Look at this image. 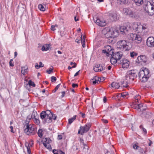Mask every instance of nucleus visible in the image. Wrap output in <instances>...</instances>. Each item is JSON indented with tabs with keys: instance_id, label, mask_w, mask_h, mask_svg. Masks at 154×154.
Masks as SVG:
<instances>
[{
	"instance_id": "nucleus-45",
	"label": "nucleus",
	"mask_w": 154,
	"mask_h": 154,
	"mask_svg": "<svg viewBox=\"0 0 154 154\" xmlns=\"http://www.w3.org/2000/svg\"><path fill=\"white\" fill-rule=\"evenodd\" d=\"M80 142H81V143H82L83 145L85 146V147H84V149H85V148H87V149H88V147L87 146L86 144H85L84 143V140H83L82 139H80Z\"/></svg>"
},
{
	"instance_id": "nucleus-17",
	"label": "nucleus",
	"mask_w": 154,
	"mask_h": 154,
	"mask_svg": "<svg viewBox=\"0 0 154 154\" xmlns=\"http://www.w3.org/2000/svg\"><path fill=\"white\" fill-rule=\"evenodd\" d=\"M109 17L111 21H115L117 20V14L116 13H111L109 14Z\"/></svg>"
},
{
	"instance_id": "nucleus-13",
	"label": "nucleus",
	"mask_w": 154,
	"mask_h": 154,
	"mask_svg": "<svg viewBox=\"0 0 154 154\" xmlns=\"http://www.w3.org/2000/svg\"><path fill=\"white\" fill-rule=\"evenodd\" d=\"M137 60L138 63H144L147 61V59L145 55H141L137 57Z\"/></svg>"
},
{
	"instance_id": "nucleus-9",
	"label": "nucleus",
	"mask_w": 154,
	"mask_h": 154,
	"mask_svg": "<svg viewBox=\"0 0 154 154\" xmlns=\"http://www.w3.org/2000/svg\"><path fill=\"white\" fill-rule=\"evenodd\" d=\"M123 13L125 15H128L132 18H135L136 15L135 13L129 8H124L123 10Z\"/></svg>"
},
{
	"instance_id": "nucleus-61",
	"label": "nucleus",
	"mask_w": 154,
	"mask_h": 154,
	"mask_svg": "<svg viewBox=\"0 0 154 154\" xmlns=\"http://www.w3.org/2000/svg\"><path fill=\"white\" fill-rule=\"evenodd\" d=\"M102 121L105 123H107L108 122V121L107 120L105 119H102Z\"/></svg>"
},
{
	"instance_id": "nucleus-38",
	"label": "nucleus",
	"mask_w": 154,
	"mask_h": 154,
	"mask_svg": "<svg viewBox=\"0 0 154 154\" xmlns=\"http://www.w3.org/2000/svg\"><path fill=\"white\" fill-rule=\"evenodd\" d=\"M125 47L127 46V48H130L132 46V45L129 42H127L126 41V43L125 44Z\"/></svg>"
},
{
	"instance_id": "nucleus-21",
	"label": "nucleus",
	"mask_w": 154,
	"mask_h": 154,
	"mask_svg": "<svg viewBox=\"0 0 154 154\" xmlns=\"http://www.w3.org/2000/svg\"><path fill=\"white\" fill-rule=\"evenodd\" d=\"M85 39H76L75 42L78 43L81 42L82 44V45L83 47L84 48L85 46Z\"/></svg>"
},
{
	"instance_id": "nucleus-3",
	"label": "nucleus",
	"mask_w": 154,
	"mask_h": 154,
	"mask_svg": "<svg viewBox=\"0 0 154 154\" xmlns=\"http://www.w3.org/2000/svg\"><path fill=\"white\" fill-rule=\"evenodd\" d=\"M138 76L142 82H145L150 76L149 71L146 68L141 69L139 72Z\"/></svg>"
},
{
	"instance_id": "nucleus-27",
	"label": "nucleus",
	"mask_w": 154,
	"mask_h": 154,
	"mask_svg": "<svg viewBox=\"0 0 154 154\" xmlns=\"http://www.w3.org/2000/svg\"><path fill=\"white\" fill-rule=\"evenodd\" d=\"M132 43L134 44L140 43L142 41V39H130Z\"/></svg>"
},
{
	"instance_id": "nucleus-23",
	"label": "nucleus",
	"mask_w": 154,
	"mask_h": 154,
	"mask_svg": "<svg viewBox=\"0 0 154 154\" xmlns=\"http://www.w3.org/2000/svg\"><path fill=\"white\" fill-rule=\"evenodd\" d=\"M132 1L138 6H140L143 3V0H132Z\"/></svg>"
},
{
	"instance_id": "nucleus-42",
	"label": "nucleus",
	"mask_w": 154,
	"mask_h": 154,
	"mask_svg": "<svg viewBox=\"0 0 154 154\" xmlns=\"http://www.w3.org/2000/svg\"><path fill=\"white\" fill-rule=\"evenodd\" d=\"M42 129H40L38 131V134L39 137H42Z\"/></svg>"
},
{
	"instance_id": "nucleus-57",
	"label": "nucleus",
	"mask_w": 154,
	"mask_h": 154,
	"mask_svg": "<svg viewBox=\"0 0 154 154\" xmlns=\"http://www.w3.org/2000/svg\"><path fill=\"white\" fill-rule=\"evenodd\" d=\"M139 151L140 152H141L142 153H143V148H140L139 149Z\"/></svg>"
},
{
	"instance_id": "nucleus-50",
	"label": "nucleus",
	"mask_w": 154,
	"mask_h": 154,
	"mask_svg": "<svg viewBox=\"0 0 154 154\" xmlns=\"http://www.w3.org/2000/svg\"><path fill=\"white\" fill-rule=\"evenodd\" d=\"M57 117V116L55 114H53V117L51 118V120L52 121V119H53L54 120H56Z\"/></svg>"
},
{
	"instance_id": "nucleus-5",
	"label": "nucleus",
	"mask_w": 154,
	"mask_h": 154,
	"mask_svg": "<svg viewBox=\"0 0 154 154\" xmlns=\"http://www.w3.org/2000/svg\"><path fill=\"white\" fill-rule=\"evenodd\" d=\"M24 131L28 135H32L36 134V130L31 124H29L28 123L26 125Z\"/></svg>"
},
{
	"instance_id": "nucleus-20",
	"label": "nucleus",
	"mask_w": 154,
	"mask_h": 154,
	"mask_svg": "<svg viewBox=\"0 0 154 154\" xmlns=\"http://www.w3.org/2000/svg\"><path fill=\"white\" fill-rule=\"evenodd\" d=\"M119 29L121 34H123L127 33L128 30L126 26H121Z\"/></svg>"
},
{
	"instance_id": "nucleus-60",
	"label": "nucleus",
	"mask_w": 154,
	"mask_h": 154,
	"mask_svg": "<svg viewBox=\"0 0 154 154\" xmlns=\"http://www.w3.org/2000/svg\"><path fill=\"white\" fill-rule=\"evenodd\" d=\"M55 26L52 25L51 26V30L52 31H54L55 29Z\"/></svg>"
},
{
	"instance_id": "nucleus-41",
	"label": "nucleus",
	"mask_w": 154,
	"mask_h": 154,
	"mask_svg": "<svg viewBox=\"0 0 154 154\" xmlns=\"http://www.w3.org/2000/svg\"><path fill=\"white\" fill-rule=\"evenodd\" d=\"M131 56L132 57L134 58L135 56H137V53L133 52H130Z\"/></svg>"
},
{
	"instance_id": "nucleus-19",
	"label": "nucleus",
	"mask_w": 154,
	"mask_h": 154,
	"mask_svg": "<svg viewBox=\"0 0 154 154\" xmlns=\"http://www.w3.org/2000/svg\"><path fill=\"white\" fill-rule=\"evenodd\" d=\"M147 46L152 47L154 46V39H147L146 42Z\"/></svg>"
},
{
	"instance_id": "nucleus-37",
	"label": "nucleus",
	"mask_w": 154,
	"mask_h": 154,
	"mask_svg": "<svg viewBox=\"0 0 154 154\" xmlns=\"http://www.w3.org/2000/svg\"><path fill=\"white\" fill-rule=\"evenodd\" d=\"M51 140L49 138H45L44 139L43 142L47 144H49L51 143Z\"/></svg>"
},
{
	"instance_id": "nucleus-25",
	"label": "nucleus",
	"mask_w": 154,
	"mask_h": 154,
	"mask_svg": "<svg viewBox=\"0 0 154 154\" xmlns=\"http://www.w3.org/2000/svg\"><path fill=\"white\" fill-rule=\"evenodd\" d=\"M28 67L27 66H25L21 67V72L23 75H25V73L28 72Z\"/></svg>"
},
{
	"instance_id": "nucleus-33",
	"label": "nucleus",
	"mask_w": 154,
	"mask_h": 154,
	"mask_svg": "<svg viewBox=\"0 0 154 154\" xmlns=\"http://www.w3.org/2000/svg\"><path fill=\"white\" fill-rule=\"evenodd\" d=\"M43 144L45 147L48 149L49 150H51L52 148L50 145L49 144L48 145V144L44 142H43Z\"/></svg>"
},
{
	"instance_id": "nucleus-64",
	"label": "nucleus",
	"mask_w": 154,
	"mask_h": 154,
	"mask_svg": "<svg viewBox=\"0 0 154 154\" xmlns=\"http://www.w3.org/2000/svg\"><path fill=\"white\" fill-rule=\"evenodd\" d=\"M58 152L60 154H65V153L61 150H60Z\"/></svg>"
},
{
	"instance_id": "nucleus-48",
	"label": "nucleus",
	"mask_w": 154,
	"mask_h": 154,
	"mask_svg": "<svg viewBox=\"0 0 154 154\" xmlns=\"http://www.w3.org/2000/svg\"><path fill=\"white\" fill-rule=\"evenodd\" d=\"M46 72L48 74H50L53 72V69L51 68H50L48 70L46 71Z\"/></svg>"
},
{
	"instance_id": "nucleus-12",
	"label": "nucleus",
	"mask_w": 154,
	"mask_h": 154,
	"mask_svg": "<svg viewBox=\"0 0 154 154\" xmlns=\"http://www.w3.org/2000/svg\"><path fill=\"white\" fill-rule=\"evenodd\" d=\"M91 127V125L89 124H87L84 126H81L80 128L81 130V135H83L84 133L87 132L88 131Z\"/></svg>"
},
{
	"instance_id": "nucleus-51",
	"label": "nucleus",
	"mask_w": 154,
	"mask_h": 154,
	"mask_svg": "<svg viewBox=\"0 0 154 154\" xmlns=\"http://www.w3.org/2000/svg\"><path fill=\"white\" fill-rule=\"evenodd\" d=\"M139 97V95H137L136 96H135L134 97V99L135 100V102H138V99H139V98H138L137 97Z\"/></svg>"
},
{
	"instance_id": "nucleus-29",
	"label": "nucleus",
	"mask_w": 154,
	"mask_h": 154,
	"mask_svg": "<svg viewBox=\"0 0 154 154\" xmlns=\"http://www.w3.org/2000/svg\"><path fill=\"white\" fill-rule=\"evenodd\" d=\"M100 67V64L95 65L93 69L96 72H99V68Z\"/></svg>"
},
{
	"instance_id": "nucleus-54",
	"label": "nucleus",
	"mask_w": 154,
	"mask_h": 154,
	"mask_svg": "<svg viewBox=\"0 0 154 154\" xmlns=\"http://www.w3.org/2000/svg\"><path fill=\"white\" fill-rule=\"evenodd\" d=\"M133 148L135 149H137L139 147V146L136 145V144H134L133 146Z\"/></svg>"
},
{
	"instance_id": "nucleus-36",
	"label": "nucleus",
	"mask_w": 154,
	"mask_h": 154,
	"mask_svg": "<svg viewBox=\"0 0 154 154\" xmlns=\"http://www.w3.org/2000/svg\"><path fill=\"white\" fill-rule=\"evenodd\" d=\"M25 146L27 147V151L29 154H32L31 152L28 143H26Z\"/></svg>"
},
{
	"instance_id": "nucleus-46",
	"label": "nucleus",
	"mask_w": 154,
	"mask_h": 154,
	"mask_svg": "<svg viewBox=\"0 0 154 154\" xmlns=\"http://www.w3.org/2000/svg\"><path fill=\"white\" fill-rule=\"evenodd\" d=\"M99 68V71H101L105 69V67L104 66H100V67Z\"/></svg>"
},
{
	"instance_id": "nucleus-35",
	"label": "nucleus",
	"mask_w": 154,
	"mask_h": 154,
	"mask_svg": "<svg viewBox=\"0 0 154 154\" xmlns=\"http://www.w3.org/2000/svg\"><path fill=\"white\" fill-rule=\"evenodd\" d=\"M127 2V0H117V3L120 4H123Z\"/></svg>"
},
{
	"instance_id": "nucleus-1",
	"label": "nucleus",
	"mask_w": 154,
	"mask_h": 154,
	"mask_svg": "<svg viewBox=\"0 0 154 154\" xmlns=\"http://www.w3.org/2000/svg\"><path fill=\"white\" fill-rule=\"evenodd\" d=\"M119 35L118 30L116 29L108 28L103 30L102 32L101 37L102 38H115Z\"/></svg>"
},
{
	"instance_id": "nucleus-11",
	"label": "nucleus",
	"mask_w": 154,
	"mask_h": 154,
	"mask_svg": "<svg viewBox=\"0 0 154 154\" xmlns=\"http://www.w3.org/2000/svg\"><path fill=\"white\" fill-rule=\"evenodd\" d=\"M129 61L126 59H123L118 62L119 64H122V67L123 68H127L129 67Z\"/></svg>"
},
{
	"instance_id": "nucleus-58",
	"label": "nucleus",
	"mask_w": 154,
	"mask_h": 154,
	"mask_svg": "<svg viewBox=\"0 0 154 154\" xmlns=\"http://www.w3.org/2000/svg\"><path fill=\"white\" fill-rule=\"evenodd\" d=\"M62 138V137L61 135H58V136L57 139L58 140H60Z\"/></svg>"
},
{
	"instance_id": "nucleus-62",
	"label": "nucleus",
	"mask_w": 154,
	"mask_h": 154,
	"mask_svg": "<svg viewBox=\"0 0 154 154\" xmlns=\"http://www.w3.org/2000/svg\"><path fill=\"white\" fill-rule=\"evenodd\" d=\"M62 93V95L61 97H63L65 94V91H63L61 92Z\"/></svg>"
},
{
	"instance_id": "nucleus-26",
	"label": "nucleus",
	"mask_w": 154,
	"mask_h": 154,
	"mask_svg": "<svg viewBox=\"0 0 154 154\" xmlns=\"http://www.w3.org/2000/svg\"><path fill=\"white\" fill-rule=\"evenodd\" d=\"M45 112L46 113V115L49 119L51 120V118L53 117V113L49 110H47Z\"/></svg>"
},
{
	"instance_id": "nucleus-34",
	"label": "nucleus",
	"mask_w": 154,
	"mask_h": 154,
	"mask_svg": "<svg viewBox=\"0 0 154 154\" xmlns=\"http://www.w3.org/2000/svg\"><path fill=\"white\" fill-rule=\"evenodd\" d=\"M28 84L29 85V86H32V87H35V84L34 83L32 82L31 80H29V81L28 82Z\"/></svg>"
},
{
	"instance_id": "nucleus-53",
	"label": "nucleus",
	"mask_w": 154,
	"mask_h": 154,
	"mask_svg": "<svg viewBox=\"0 0 154 154\" xmlns=\"http://www.w3.org/2000/svg\"><path fill=\"white\" fill-rule=\"evenodd\" d=\"M72 86L73 88H75L78 86V85L76 84L73 83L72 84Z\"/></svg>"
},
{
	"instance_id": "nucleus-14",
	"label": "nucleus",
	"mask_w": 154,
	"mask_h": 154,
	"mask_svg": "<svg viewBox=\"0 0 154 154\" xmlns=\"http://www.w3.org/2000/svg\"><path fill=\"white\" fill-rule=\"evenodd\" d=\"M94 21L98 25L100 26H104L106 25V21L105 20H100L99 19H97L95 20L94 19Z\"/></svg>"
},
{
	"instance_id": "nucleus-28",
	"label": "nucleus",
	"mask_w": 154,
	"mask_h": 154,
	"mask_svg": "<svg viewBox=\"0 0 154 154\" xmlns=\"http://www.w3.org/2000/svg\"><path fill=\"white\" fill-rule=\"evenodd\" d=\"M35 112L33 111L31 116L29 115L27 117V120H30L31 118L34 119H35V118H36V116L35 115Z\"/></svg>"
},
{
	"instance_id": "nucleus-22",
	"label": "nucleus",
	"mask_w": 154,
	"mask_h": 154,
	"mask_svg": "<svg viewBox=\"0 0 154 154\" xmlns=\"http://www.w3.org/2000/svg\"><path fill=\"white\" fill-rule=\"evenodd\" d=\"M50 44H46L42 47V51H47L49 49Z\"/></svg>"
},
{
	"instance_id": "nucleus-40",
	"label": "nucleus",
	"mask_w": 154,
	"mask_h": 154,
	"mask_svg": "<svg viewBox=\"0 0 154 154\" xmlns=\"http://www.w3.org/2000/svg\"><path fill=\"white\" fill-rule=\"evenodd\" d=\"M107 42L109 43L113 44L115 43L116 41L115 39H108Z\"/></svg>"
},
{
	"instance_id": "nucleus-32",
	"label": "nucleus",
	"mask_w": 154,
	"mask_h": 154,
	"mask_svg": "<svg viewBox=\"0 0 154 154\" xmlns=\"http://www.w3.org/2000/svg\"><path fill=\"white\" fill-rule=\"evenodd\" d=\"M131 38H141L140 37H138V35L136 34L131 33L130 34Z\"/></svg>"
},
{
	"instance_id": "nucleus-56",
	"label": "nucleus",
	"mask_w": 154,
	"mask_h": 154,
	"mask_svg": "<svg viewBox=\"0 0 154 154\" xmlns=\"http://www.w3.org/2000/svg\"><path fill=\"white\" fill-rule=\"evenodd\" d=\"M143 106V105L142 104H139L138 105L137 109H140L141 107Z\"/></svg>"
},
{
	"instance_id": "nucleus-6",
	"label": "nucleus",
	"mask_w": 154,
	"mask_h": 154,
	"mask_svg": "<svg viewBox=\"0 0 154 154\" xmlns=\"http://www.w3.org/2000/svg\"><path fill=\"white\" fill-rule=\"evenodd\" d=\"M40 117L44 123H45L46 122L49 123L52 122V120L51 119H49L45 111H42L40 113Z\"/></svg>"
},
{
	"instance_id": "nucleus-52",
	"label": "nucleus",
	"mask_w": 154,
	"mask_h": 154,
	"mask_svg": "<svg viewBox=\"0 0 154 154\" xmlns=\"http://www.w3.org/2000/svg\"><path fill=\"white\" fill-rule=\"evenodd\" d=\"M25 87L26 88L28 89V87L29 86L28 84V82L26 81V82H25Z\"/></svg>"
},
{
	"instance_id": "nucleus-49",
	"label": "nucleus",
	"mask_w": 154,
	"mask_h": 154,
	"mask_svg": "<svg viewBox=\"0 0 154 154\" xmlns=\"http://www.w3.org/2000/svg\"><path fill=\"white\" fill-rule=\"evenodd\" d=\"M34 119L35 123H36L37 125H38L40 123L39 120L37 118H35Z\"/></svg>"
},
{
	"instance_id": "nucleus-18",
	"label": "nucleus",
	"mask_w": 154,
	"mask_h": 154,
	"mask_svg": "<svg viewBox=\"0 0 154 154\" xmlns=\"http://www.w3.org/2000/svg\"><path fill=\"white\" fill-rule=\"evenodd\" d=\"M126 43V40H122L118 41L117 43V45L118 46V47L120 48H125V44Z\"/></svg>"
},
{
	"instance_id": "nucleus-15",
	"label": "nucleus",
	"mask_w": 154,
	"mask_h": 154,
	"mask_svg": "<svg viewBox=\"0 0 154 154\" xmlns=\"http://www.w3.org/2000/svg\"><path fill=\"white\" fill-rule=\"evenodd\" d=\"M25 6L23 4H20L17 9V12L19 14H22L25 11Z\"/></svg>"
},
{
	"instance_id": "nucleus-16",
	"label": "nucleus",
	"mask_w": 154,
	"mask_h": 154,
	"mask_svg": "<svg viewBox=\"0 0 154 154\" xmlns=\"http://www.w3.org/2000/svg\"><path fill=\"white\" fill-rule=\"evenodd\" d=\"M101 79L99 77L95 76L93 78L91 79V82H92L94 85H95L97 83H98V82L101 81Z\"/></svg>"
},
{
	"instance_id": "nucleus-24",
	"label": "nucleus",
	"mask_w": 154,
	"mask_h": 154,
	"mask_svg": "<svg viewBox=\"0 0 154 154\" xmlns=\"http://www.w3.org/2000/svg\"><path fill=\"white\" fill-rule=\"evenodd\" d=\"M111 86L115 88H118L120 87V85L117 82H113L111 84Z\"/></svg>"
},
{
	"instance_id": "nucleus-2",
	"label": "nucleus",
	"mask_w": 154,
	"mask_h": 154,
	"mask_svg": "<svg viewBox=\"0 0 154 154\" xmlns=\"http://www.w3.org/2000/svg\"><path fill=\"white\" fill-rule=\"evenodd\" d=\"M137 76L136 72L134 70H130L127 73V75L125 77V79H124V82H125L126 85L123 86L125 88L128 86L127 85L130 82L132 81Z\"/></svg>"
},
{
	"instance_id": "nucleus-43",
	"label": "nucleus",
	"mask_w": 154,
	"mask_h": 154,
	"mask_svg": "<svg viewBox=\"0 0 154 154\" xmlns=\"http://www.w3.org/2000/svg\"><path fill=\"white\" fill-rule=\"evenodd\" d=\"M104 134L105 135H108L109 133V130L106 128H105L103 131Z\"/></svg>"
},
{
	"instance_id": "nucleus-8",
	"label": "nucleus",
	"mask_w": 154,
	"mask_h": 154,
	"mask_svg": "<svg viewBox=\"0 0 154 154\" xmlns=\"http://www.w3.org/2000/svg\"><path fill=\"white\" fill-rule=\"evenodd\" d=\"M102 52L103 53L106 54L107 56H109V55H111L112 56L114 53L111 47L109 45L105 47V49L103 50Z\"/></svg>"
},
{
	"instance_id": "nucleus-30",
	"label": "nucleus",
	"mask_w": 154,
	"mask_h": 154,
	"mask_svg": "<svg viewBox=\"0 0 154 154\" xmlns=\"http://www.w3.org/2000/svg\"><path fill=\"white\" fill-rule=\"evenodd\" d=\"M44 65L42 64V62H39V65H38L37 63H35V67L36 69H39L40 67H44Z\"/></svg>"
},
{
	"instance_id": "nucleus-44",
	"label": "nucleus",
	"mask_w": 154,
	"mask_h": 154,
	"mask_svg": "<svg viewBox=\"0 0 154 154\" xmlns=\"http://www.w3.org/2000/svg\"><path fill=\"white\" fill-rule=\"evenodd\" d=\"M51 80L52 82H55L57 80V78L55 77L52 76L51 77Z\"/></svg>"
},
{
	"instance_id": "nucleus-4",
	"label": "nucleus",
	"mask_w": 154,
	"mask_h": 154,
	"mask_svg": "<svg viewBox=\"0 0 154 154\" xmlns=\"http://www.w3.org/2000/svg\"><path fill=\"white\" fill-rule=\"evenodd\" d=\"M122 54L121 52H117L115 53H113L110 59V61L112 64H116L118 62L122 56Z\"/></svg>"
},
{
	"instance_id": "nucleus-55",
	"label": "nucleus",
	"mask_w": 154,
	"mask_h": 154,
	"mask_svg": "<svg viewBox=\"0 0 154 154\" xmlns=\"http://www.w3.org/2000/svg\"><path fill=\"white\" fill-rule=\"evenodd\" d=\"M52 152L54 154H59L56 150L54 149Z\"/></svg>"
},
{
	"instance_id": "nucleus-59",
	"label": "nucleus",
	"mask_w": 154,
	"mask_h": 154,
	"mask_svg": "<svg viewBox=\"0 0 154 154\" xmlns=\"http://www.w3.org/2000/svg\"><path fill=\"white\" fill-rule=\"evenodd\" d=\"M60 84H58V85H57L56 86V87L55 88V91H57V90H58V88L60 87Z\"/></svg>"
},
{
	"instance_id": "nucleus-7",
	"label": "nucleus",
	"mask_w": 154,
	"mask_h": 154,
	"mask_svg": "<svg viewBox=\"0 0 154 154\" xmlns=\"http://www.w3.org/2000/svg\"><path fill=\"white\" fill-rule=\"evenodd\" d=\"M154 6L151 4H147L144 8L145 11L151 16L154 14Z\"/></svg>"
},
{
	"instance_id": "nucleus-39",
	"label": "nucleus",
	"mask_w": 154,
	"mask_h": 154,
	"mask_svg": "<svg viewBox=\"0 0 154 154\" xmlns=\"http://www.w3.org/2000/svg\"><path fill=\"white\" fill-rule=\"evenodd\" d=\"M38 8L42 11H43L45 10L44 7L41 4H40L38 5Z\"/></svg>"
},
{
	"instance_id": "nucleus-47",
	"label": "nucleus",
	"mask_w": 154,
	"mask_h": 154,
	"mask_svg": "<svg viewBox=\"0 0 154 154\" xmlns=\"http://www.w3.org/2000/svg\"><path fill=\"white\" fill-rule=\"evenodd\" d=\"M150 114L149 112H147L146 113H143V114L145 116V117L147 118H149V116H147L148 115H149Z\"/></svg>"
},
{
	"instance_id": "nucleus-63",
	"label": "nucleus",
	"mask_w": 154,
	"mask_h": 154,
	"mask_svg": "<svg viewBox=\"0 0 154 154\" xmlns=\"http://www.w3.org/2000/svg\"><path fill=\"white\" fill-rule=\"evenodd\" d=\"M105 154H114V153L113 152L111 151V152H109L107 151Z\"/></svg>"
},
{
	"instance_id": "nucleus-10",
	"label": "nucleus",
	"mask_w": 154,
	"mask_h": 154,
	"mask_svg": "<svg viewBox=\"0 0 154 154\" xmlns=\"http://www.w3.org/2000/svg\"><path fill=\"white\" fill-rule=\"evenodd\" d=\"M132 27L135 31H138L139 32L140 29H141L142 25L139 23H134L132 24Z\"/></svg>"
},
{
	"instance_id": "nucleus-31",
	"label": "nucleus",
	"mask_w": 154,
	"mask_h": 154,
	"mask_svg": "<svg viewBox=\"0 0 154 154\" xmlns=\"http://www.w3.org/2000/svg\"><path fill=\"white\" fill-rule=\"evenodd\" d=\"M76 115L74 116L73 117L69 119L68 120V123L69 124H71L76 119Z\"/></svg>"
}]
</instances>
